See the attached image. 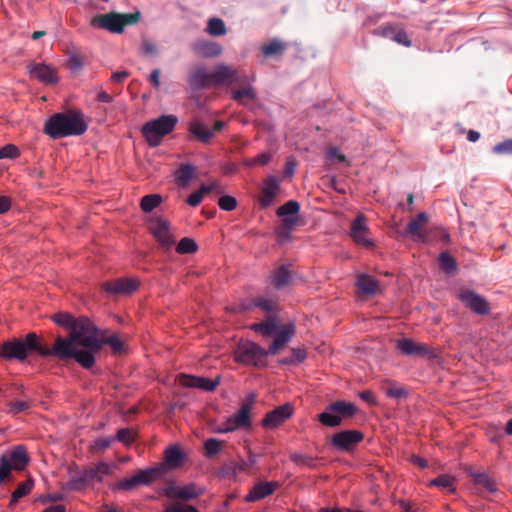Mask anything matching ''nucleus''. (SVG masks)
Instances as JSON below:
<instances>
[{"mask_svg":"<svg viewBox=\"0 0 512 512\" xmlns=\"http://www.w3.org/2000/svg\"><path fill=\"white\" fill-rule=\"evenodd\" d=\"M164 512H199L191 505L175 503L170 505Z\"/></svg>","mask_w":512,"mask_h":512,"instance_id":"69168bd1","label":"nucleus"},{"mask_svg":"<svg viewBox=\"0 0 512 512\" xmlns=\"http://www.w3.org/2000/svg\"><path fill=\"white\" fill-rule=\"evenodd\" d=\"M30 73L33 77L47 84H54L58 80L55 70L45 64L33 65L30 69Z\"/></svg>","mask_w":512,"mask_h":512,"instance_id":"7c9ffc66","label":"nucleus"},{"mask_svg":"<svg viewBox=\"0 0 512 512\" xmlns=\"http://www.w3.org/2000/svg\"><path fill=\"white\" fill-rule=\"evenodd\" d=\"M20 155L19 149L13 144H7L0 148V159L16 158Z\"/></svg>","mask_w":512,"mask_h":512,"instance_id":"052dcab7","label":"nucleus"},{"mask_svg":"<svg viewBox=\"0 0 512 512\" xmlns=\"http://www.w3.org/2000/svg\"><path fill=\"white\" fill-rule=\"evenodd\" d=\"M179 382L182 386L190 388H198L204 391H214L220 383V377L217 376L214 380L205 377L180 375Z\"/></svg>","mask_w":512,"mask_h":512,"instance_id":"4be33fe9","label":"nucleus"},{"mask_svg":"<svg viewBox=\"0 0 512 512\" xmlns=\"http://www.w3.org/2000/svg\"><path fill=\"white\" fill-rule=\"evenodd\" d=\"M397 348L405 355L420 356V357H434V350L423 343H418L409 338H403L398 341Z\"/></svg>","mask_w":512,"mask_h":512,"instance_id":"a211bd4d","label":"nucleus"},{"mask_svg":"<svg viewBox=\"0 0 512 512\" xmlns=\"http://www.w3.org/2000/svg\"><path fill=\"white\" fill-rule=\"evenodd\" d=\"M252 308H259L267 315H277L279 311L278 299L270 295L258 296L253 298L249 304H241L238 307L233 308L232 311L235 313L245 312Z\"/></svg>","mask_w":512,"mask_h":512,"instance_id":"f8f14e48","label":"nucleus"},{"mask_svg":"<svg viewBox=\"0 0 512 512\" xmlns=\"http://www.w3.org/2000/svg\"><path fill=\"white\" fill-rule=\"evenodd\" d=\"M328 409L340 415L342 420L354 416L358 411L353 403L340 400L330 403Z\"/></svg>","mask_w":512,"mask_h":512,"instance_id":"f704fd0d","label":"nucleus"},{"mask_svg":"<svg viewBox=\"0 0 512 512\" xmlns=\"http://www.w3.org/2000/svg\"><path fill=\"white\" fill-rule=\"evenodd\" d=\"M290 460L299 466L309 467V468H316L317 466V459L315 457H312L310 455L301 454V453H292L290 454Z\"/></svg>","mask_w":512,"mask_h":512,"instance_id":"49530a36","label":"nucleus"},{"mask_svg":"<svg viewBox=\"0 0 512 512\" xmlns=\"http://www.w3.org/2000/svg\"><path fill=\"white\" fill-rule=\"evenodd\" d=\"M293 414V407L285 403L274 410L268 412L262 420V426L268 429H275L282 425Z\"/></svg>","mask_w":512,"mask_h":512,"instance_id":"f3484780","label":"nucleus"},{"mask_svg":"<svg viewBox=\"0 0 512 512\" xmlns=\"http://www.w3.org/2000/svg\"><path fill=\"white\" fill-rule=\"evenodd\" d=\"M187 81L192 90H201L213 85L211 73L203 65L192 68Z\"/></svg>","mask_w":512,"mask_h":512,"instance_id":"6ab92c4d","label":"nucleus"},{"mask_svg":"<svg viewBox=\"0 0 512 512\" xmlns=\"http://www.w3.org/2000/svg\"><path fill=\"white\" fill-rule=\"evenodd\" d=\"M387 396L391 398H402L406 396L407 392L403 387H397L392 382L389 383V386L386 388Z\"/></svg>","mask_w":512,"mask_h":512,"instance_id":"e2e57ef3","label":"nucleus"},{"mask_svg":"<svg viewBox=\"0 0 512 512\" xmlns=\"http://www.w3.org/2000/svg\"><path fill=\"white\" fill-rule=\"evenodd\" d=\"M355 286L358 293L367 296H374L380 290L379 282L372 276L365 273H359L357 275Z\"/></svg>","mask_w":512,"mask_h":512,"instance_id":"cd10ccee","label":"nucleus"},{"mask_svg":"<svg viewBox=\"0 0 512 512\" xmlns=\"http://www.w3.org/2000/svg\"><path fill=\"white\" fill-rule=\"evenodd\" d=\"M189 132L194 138L205 144L209 143L213 138V131L198 120H194L190 123Z\"/></svg>","mask_w":512,"mask_h":512,"instance_id":"72a5a7b5","label":"nucleus"},{"mask_svg":"<svg viewBox=\"0 0 512 512\" xmlns=\"http://www.w3.org/2000/svg\"><path fill=\"white\" fill-rule=\"evenodd\" d=\"M84 472L90 482L93 480H101L104 475L109 473V466L104 462H100L94 467H90L84 470Z\"/></svg>","mask_w":512,"mask_h":512,"instance_id":"37998d69","label":"nucleus"},{"mask_svg":"<svg viewBox=\"0 0 512 512\" xmlns=\"http://www.w3.org/2000/svg\"><path fill=\"white\" fill-rule=\"evenodd\" d=\"M393 41L406 47L411 46V41L408 38L407 33L402 29H396L393 34Z\"/></svg>","mask_w":512,"mask_h":512,"instance_id":"0e129e2a","label":"nucleus"},{"mask_svg":"<svg viewBox=\"0 0 512 512\" xmlns=\"http://www.w3.org/2000/svg\"><path fill=\"white\" fill-rule=\"evenodd\" d=\"M250 329L256 333L261 334L263 337H271L277 339L278 335L281 333H288V343L295 335V326L292 323L280 325V321L277 315H266L264 320L258 323H253L250 325Z\"/></svg>","mask_w":512,"mask_h":512,"instance_id":"423d86ee","label":"nucleus"},{"mask_svg":"<svg viewBox=\"0 0 512 512\" xmlns=\"http://www.w3.org/2000/svg\"><path fill=\"white\" fill-rule=\"evenodd\" d=\"M196 176V167L190 163H182L175 172V181L181 188H186Z\"/></svg>","mask_w":512,"mask_h":512,"instance_id":"c756f323","label":"nucleus"},{"mask_svg":"<svg viewBox=\"0 0 512 512\" xmlns=\"http://www.w3.org/2000/svg\"><path fill=\"white\" fill-rule=\"evenodd\" d=\"M368 235L369 228L366 224V218L360 214L351 223L350 236L356 244L371 248L374 246V243L368 238Z\"/></svg>","mask_w":512,"mask_h":512,"instance_id":"dca6fc26","label":"nucleus"},{"mask_svg":"<svg viewBox=\"0 0 512 512\" xmlns=\"http://www.w3.org/2000/svg\"><path fill=\"white\" fill-rule=\"evenodd\" d=\"M458 298L467 308L476 314L487 315L490 311L488 301L473 290H460Z\"/></svg>","mask_w":512,"mask_h":512,"instance_id":"4468645a","label":"nucleus"},{"mask_svg":"<svg viewBox=\"0 0 512 512\" xmlns=\"http://www.w3.org/2000/svg\"><path fill=\"white\" fill-rule=\"evenodd\" d=\"M53 320L59 326L72 329L76 319L68 313H57L53 315Z\"/></svg>","mask_w":512,"mask_h":512,"instance_id":"4d7b16f0","label":"nucleus"},{"mask_svg":"<svg viewBox=\"0 0 512 512\" xmlns=\"http://www.w3.org/2000/svg\"><path fill=\"white\" fill-rule=\"evenodd\" d=\"M318 421L327 427H338L342 424V418L337 413L332 412L326 407L325 411L320 413L318 416Z\"/></svg>","mask_w":512,"mask_h":512,"instance_id":"79ce46f5","label":"nucleus"},{"mask_svg":"<svg viewBox=\"0 0 512 512\" xmlns=\"http://www.w3.org/2000/svg\"><path fill=\"white\" fill-rule=\"evenodd\" d=\"M224 441L216 438H209L204 442V454L207 458H212L221 452Z\"/></svg>","mask_w":512,"mask_h":512,"instance_id":"c03bdc74","label":"nucleus"},{"mask_svg":"<svg viewBox=\"0 0 512 512\" xmlns=\"http://www.w3.org/2000/svg\"><path fill=\"white\" fill-rule=\"evenodd\" d=\"M286 48V44L277 40H273L269 44L263 46L262 52L265 56H275L282 53Z\"/></svg>","mask_w":512,"mask_h":512,"instance_id":"864d4df0","label":"nucleus"},{"mask_svg":"<svg viewBox=\"0 0 512 512\" xmlns=\"http://www.w3.org/2000/svg\"><path fill=\"white\" fill-rule=\"evenodd\" d=\"M114 441H115V438L111 437V436L99 437L91 445V447H90L91 451L93 453H101V452L105 451L108 447H110V445Z\"/></svg>","mask_w":512,"mask_h":512,"instance_id":"5fc2aeb1","label":"nucleus"},{"mask_svg":"<svg viewBox=\"0 0 512 512\" xmlns=\"http://www.w3.org/2000/svg\"><path fill=\"white\" fill-rule=\"evenodd\" d=\"M439 266L446 273H452L457 269L455 259L448 252L439 255Z\"/></svg>","mask_w":512,"mask_h":512,"instance_id":"8fccbe9b","label":"nucleus"},{"mask_svg":"<svg viewBox=\"0 0 512 512\" xmlns=\"http://www.w3.org/2000/svg\"><path fill=\"white\" fill-rule=\"evenodd\" d=\"M87 128L81 112L67 111L52 115L44 125V132L53 139H59L82 135Z\"/></svg>","mask_w":512,"mask_h":512,"instance_id":"f03ea898","label":"nucleus"},{"mask_svg":"<svg viewBox=\"0 0 512 512\" xmlns=\"http://www.w3.org/2000/svg\"><path fill=\"white\" fill-rule=\"evenodd\" d=\"M34 486V481L28 478L26 481L19 483L15 491L11 495L10 506H14L18 500L29 494Z\"/></svg>","mask_w":512,"mask_h":512,"instance_id":"a19ab883","label":"nucleus"},{"mask_svg":"<svg viewBox=\"0 0 512 512\" xmlns=\"http://www.w3.org/2000/svg\"><path fill=\"white\" fill-rule=\"evenodd\" d=\"M177 123L178 118L175 115H162L156 119L148 121L142 127V132L151 146H157L160 144L164 136L174 130Z\"/></svg>","mask_w":512,"mask_h":512,"instance_id":"39448f33","label":"nucleus"},{"mask_svg":"<svg viewBox=\"0 0 512 512\" xmlns=\"http://www.w3.org/2000/svg\"><path fill=\"white\" fill-rule=\"evenodd\" d=\"M204 490L195 484H188L183 487L170 485L166 489V495L170 498H178L184 501L192 500L202 495Z\"/></svg>","mask_w":512,"mask_h":512,"instance_id":"393cba45","label":"nucleus"},{"mask_svg":"<svg viewBox=\"0 0 512 512\" xmlns=\"http://www.w3.org/2000/svg\"><path fill=\"white\" fill-rule=\"evenodd\" d=\"M191 48L197 56L203 58H214L223 52V47L219 43L204 39L195 41Z\"/></svg>","mask_w":512,"mask_h":512,"instance_id":"b1692460","label":"nucleus"},{"mask_svg":"<svg viewBox=\"0 0 512 512\" xmlns=\"http://www.w3.org/2000/svg\"><path fill=\"white\" fill-rule=\"evenodd\" d=\"M212 191H216L217 193L221 192L220 186L217 182L209 185L202 184L198 191L189 195L187 203L192 207H196L201 203L204 195Z\"/></svg>","mask_w":512,"mask_h":512,"instance_id":"e433bc0d","label":"nucleus"},{"mask_svg":"<svg viewBox=\"0 0 512 512\" xmlns=\"http://www.w3.org/2000/svg\"><path fill=\"white\" fill-rule=\"evenodd\" d=\"M206 33L213 37L224 36L227 33L225 22L218 17L209 18L205 29Z\"/></svg>","mask_w":512,"mask_h":512,"instance_id":"58836bf2","label":"nucleus"},{"mask_svg":"<svg viewBox=\"0 0 512 512\" xmlns=\"http://www.w3.org/2000/svg\"><path fill=\"white\" fill-rule=\"evenodd\" d=\"M100 349H92L85 348V350H79L78 348L75 351V355H73L72 359H75L82 367L89 369L95 363V353H97Z\"/></svg>","mask_w":512,"mask_h":512,"instance_id":"4c0bfd02","label":"nucleus"},{"mask_svg":"<svg viewBox=\"0 0 512 512\" xmlns=\"http://www.w3.org/2000/svg\"><path fill=\"white\" fill-rule=\"evenodd\" d=\"M29 462V456L24 446H16L9 457L2 455L0 458V482H4L12 469L23 470Z\"/></svg>","mask_w":512,"mask_h":512,"instance_id":"0eeeda50","label":"nucleus"},{"mask_svg":"<svg viewBox=\"0 0 512 512\" xmlns=\"http://www.w3.org/2000/svg\"><path fill=\"white\" fill-rule=\"evenodd\" d=\"M213 85H231L235 83H244L245 75H240L237 69L228 65L219 64L211 72Z\"/></svg>","mask_w":512,"mask_h":512,"instance_id":"2eb2a0df","label":"nucleus"},{"mask_svg":"<svg viewBox=\"0 0 512 512\" xmlns=\"http://www.w3.org/2000/svg\"><path fill=\"white\" fill-rule=\"evenodd\" d=\"M455 479L449 475H440L429 482V486H435L441 490H447L450 492L455 491L454 487Z\"/></svg>","mask_w":512,"mask_h":512,"instance_id":"a18cd8bd","label":"nucleus"},{"mask_svg":"<svg viewBox=\"0 0 512 512\" xmlns=\"http://www.w3.org/2000/svg\"><path fill=\"white\" fill-rule=\"evenodd\" d=\"M184 453L178 446H170L164 451L163 462L157 465L160 468V473L164 476L167 471L179 468L184 461Z\"/></svg>","mask_w":512,"mask_h":512,"instance_id":"aec40b11","label":"nucleus"},{"mask_svg":"<svg viewBox=\"0 0 512 512\" xmlns=\"http://www.w3.org/2000/svg\"><path fill=\"white\" fill-rule=\"evenodd\" d=\"M279 189L278 179L274 176H269L264 180L263 187L261 189V195L259 197V203L261 207L266 208L270 206Z\"/></svg>","mask_w":512,"mask_h":512,"instance_id":"a878e982","label":"nucleus"},{"mask_svg":"<svg viewBox=\"0 0 512 512\" xmlns=\"http://www.w3.org/2000/svg\"><path fill=\"white\" fill-rule=\"evenodd\" d=\"M161 477H163V475L160 473V468H157V466L145 470H140L135 475L130 477V488L138 485L149 484L155 479Z\"/></svg>","mask_w":512,"mask_h":512,"instance_id":"c85d7f7f","label":"nucleus"},{"mask_svg":"<svg viewBox=\"0 0 512 512\" xmlns=\"http://www.w3.org/2000/svg\"><path fill=\"white\" fill-rule=\"evenodd\" d=\"M3 359L18 360L20 362L26 360L28 355L36 352L40 355V341L39 337L31 332L28 333L24 339L13 338L4 342Z\"/></svg>","mask_w":512,"mask_h":512,"instance_id":"7ed1b4c3","label":"nucleus"},{"mask_svg":"<svg viewBox=\"0 0 512 512\" xmlns=\"http://www.w3.org/2000/svg\"><path fill=\"white\" fill-rule=\"evenodd\" d=\"M428 222V216L425 212H420L415 219L407 225L404 235L419 242H428L429 237L424 231L423 226Z\"/></svg>","mask_w":512,"mask_h":512,"instance_id":"412c9836","label":"nucleus"},{"mask_svg":"<svg viewBox=\"0 0 512 512\" xmlns=\"http://www.w3.org/2000/svg\"><path fill=\"white\" fill-rule=\"evenodd\" d=\"M89 482L90 481L88 477H86V474L83 471L78 477H74L66 483V489L79 491L83 489Z\"/></svg>","mask_w":512,"mask_h":512,"instance_id":"6e6d98bb","label":"nucleus"},{"mask_svg":"<svg viewBox=\"0 0 512 512\" xmlns=\"http://www.w3.org/2000/svg\"><path fill=\"white\" fill-rule=\"evenodd\" d=\"M6 405H7L6 412L8 414L15 416L23 411L30 409L31 401H29V400L8 401L6 403Z\"/></svg>","mask_w":512,"mask_h":512,"instance_id":"09e8293b","label":"nucleus"},{"mask_svg":"<svg viewBox=\"0 0 512 512\" xmlns=\"http://www.w3.org/2000/svg\"><path fill=\"white\" fill-rule=\"evenodd\" d=\"M219 207L224 211H232L237 206V201L233 196L225 195L218 200Z\"/></svg>","mask_w":512,"mask_h":512,"instance_id":"bf43d9fd","label":"nucleus"},{"mask_svg":"<svg viewBox=\"0 0 512 512\" xmlns=\"http://www.w3.org/2000/svg\"><path fill=\"white\" fill-rule=\"evenodd\" d=\"M257 462V455L252 451L248 452V459H240L239 461H228L224 463L219 471L218 475L222 478H228L235 480L237 475L241 472H245L253 467Z\"/></svg>","mask_w":512,"mask_h":512,"instance_id":"9b49d317","label":"nucleus"},{"mask_svg":"<svg viewBox=\"0 0 512 512\" xmlns=\"http://www.w3.org/2000/svg\"><path fill=\"white\" fill-rule=\"evenodd\" d=\"M473 479L476 485L483 487L486 491H496L495 483L490 479L488 475L484 473H476L473 475Z\"/></svg>","mask_w":512,"mask_h":512,"instance_id":"603ef678","label":"nucleus"},{"mask_svg":"<svg viewBox=\"0 0 512 512\" xmlns=\"http://www.w3.org/2000/svg\"><path fill=\"white\" fill-rule=\"evenodd\" d=\"M279 487V483L276 481L271 482H258L253 488L250 490L248 495L245 497L247 502H256L259 501L271 494Z\"/></svg>","mask_w":512,"mask_h":512,"instance_id":"bb28decb","label":"nucleus"},{"mask_svg":"<svg viewBox=\"0 0 512 512\" xmlns=\"http://www.w3.org/2000/svg\"><path fill=\"white\" fill-rule=\"evenodd\" d=\"M364 438L361 431L358 430H342L334 433L331 437V445L342 451H351Z\"/></svg>","mask_w":512,"mask_h":512,"instance_id":"ddd939ff","label":"nucleus"},{"mask_svg":"<svg viewBox=\"0 0 512 512\" xmlns=\"http://www.w3.org/2000/svg\"><path fill=\"white\" fill-rule=\"evenodd\" d=\"M69 335L77 345L84 348L101 349L103 346L98 329L85 317L76 319Z\"/></svg>","mask_w":512,"mask_h":512,"instance_id":"20e7f679","label":"nucleus"},{"mask_svg":"<svg viewBox=\"0 0 512 512\" xmlns=\"http://www.w3.org/2000/svg\"><path fill=\"white\" fill-rule=\"evenodd\" d=\"M300 205L295 200H289L277 209V215L282 217L283 226L291 229L299 220Z\"/></svg>","mask_w":512,"mask_h":512,"instance_id":"5701e85b","label":"nucleus"},{"mask_svg":"<svg viewBox=\"0 0 512 512\" xmlns=\"http://www.w3.org/2000/svg\"><path fill=\"white\" fill-rule=\"evenodd\" d=\"M241 87L232 92V99L240 104L245 103V99L253 100L256 97V92L254 88L250 85L249 79L245 76L244 83H237Z\"/></svg>","mask_w":512,"mask_h":512,"instance_id":"c9c22d12","label":"nucleus"},{"mask_svg":"<svg viewBox=\"0 0 512 512\" xmlns=\"http://www.w3.org/2000/svg\"><path fill=\"white\" fill-rule=\"evenodd\" d=\"M152 230L163 247L170 248L172 246L174 238L170 233L168 222L159 220L154 224Z\"/></svg>","mask_w":512,"mask_h":512,"instance_id":"2f4dec72","label":"nucleus"},{"mask_svg":"<svg viewBox=\"0 0 512 512\" xmlns=\"http://www.w3.org/2000/svg\"><path fill=\"white\" fill-rule=\"evenodd\" d=\"M100 340L103 341V345L109 344L115 352L120 351L123 347V343L117 336H110L107 338L100 337Z\"/></svg>","mask_w":512,"mask_h":512,"instance_id":"338daca9","label":"nucleus"},{"mask_svg":"<svg viewBox=\"0 0 512 512\" xmlns=\"http://www.w3.org/2000/svg\"><path fill=\"white\" fill-rule=\"evenodd\" d=\"M102 287L107 293L111 295L126 293L128 292V278L123 277L111 282H105L103 283Z\"/></svg>","mask_w":512,"mask_h":512,"instance_id":"ea45409f","label":"nucleus"},{"mask_svg":"<svg viewBox=\"0 0 512 512\" xmlns=\"http://www.w3.org/2000/svg\"><path fill=\"white\" fill-rule=\"evenodd\" d=\"M288 338V333H281L277 339H273L268 349H264L252 341L240 343L235 351V359L247 365L263 367L266 365L265 358L268 355H276L282 350L288 344Z\"/></svg>","mask_w":512,"mask_h":512,"instance_id":"f257e3e1","label":"nucleus"},{"mask_svg":"<svg viewBox=\"0 0 512 512\" xmlns=\"http://www.w3.org/2000/svg\"><path fill=\"white\" fill-rule=\"evenodd\" d=\"M394 32H395V27L387 25V26H382V27L375 29L373 33L375 35L382 36V37L389 38V39L393 40Z\"/></svg>","mask_w":512,"mask_h":512,"instance_id":"774afa93","label":"nucleus"},{"mask_svg":"<svg viewBox=\"0 0 512 512\" xmlns=\"http://www.w3.org/2000/svg\"><path fill=\"white\" fill-rule=\"evenodd\" d=\"M493 153L498 155H510L512 156V139H507L496 144L493 149Z\"/></svg>","mask_w":512,"mask_h":512,"instance_id":"13d9d810","label":"nucleus"},{"mask_svg":"<svg viewBox=\"0 0 512 512\" xmlns=\"http://www.w3.org/2000/svg\"><path fill=\"white\" fill-rule=\"evenodd\" d=\"M255 396L249 395L247 399L242 403L240 409L229 417L221 427L217 429L218 433L232 432L241 427L250 426V413L254 404Z\"/></svg>","mask_w":512,"mask_h":512,"instance_id":"6e6552de","label":"nucleus"},{"mask_svg":"<svg viewBox=\"0 0 512 512\" xmlns=\"http://www.w3.org/2000/svg\"><path fill=\"white\" fill-rule=\"evenodd\" d=\"M77 347H79V345L72 340L70 335L67 338L58 336L52 348H48L40 342V356H54L59 360L66 361L72 359Z\"/></svg>","mask_w":512,"mask_h":512,"instance_id":"1a4fd4ad","label":"nucleus"},{"mask_svg":"<svg viewBox=\"0 0 512 512\" xmlns=\"http://www.w3.org/2000/svg\"><path fill=\"white\" fill-rule=\"evenodd\" d=\"M197 248H198V246L193 239L185 237L179 241V243L176 247V251L179 254H191V253L196 252Z\"/></svg>","mask_w":512,"mask_h":512,"instance_id":"3c124183","label":"nucleus"},{"mask_svg":"<svg viewBox=\"0 0 512 512\" xmlns=\"http://www.w3.org/2000/svg\"><path fill=\"white\" fill-rule=\"evenodd\" d=\"M84 64V58L79 54H72L68 58V66L73 71L80 70Z\"/></svg>","mask_w":512,"mask_h":512,"instance_id":"680f3d73","label":"nucleus"},{"mask_svg":"<svg viewBox=\"0 0 512 512\" xmlns=\"http://www.w3.org/2000/svg\"><path fill=\"white\" fill-rule=\"evenodd\" d=\"M291 271L287 265H280L275 268L270 276L272 285L280 290L285 288L291 281Z\"/></svg>","mask_w":512,"mask_h":512,"instance_id":"473e14b6","label":"nucleus"},{"mask_svg":"<svg viewBox=\"0 0 512 512\" xmlns=\"http://www.w3.org/2000/svg\"><path fill=\"white\" fill-rule=\"evenodd\" d=\"M162 202V197L159 194H148L142 197L140 201L141 209L148 213L155 209Z\"/></svg>","mask_w":512,"mask_h":512,"instance_id":"de8ad7c7","label":"nucleus"},{"mask_svg":"<svg viewBox=\"0 0 512 512\" xmlns=\"http://www.w3.org/2000/svg\"><path fill=\"white\" fill-rule=\"evenodd\" d=\"M91 25L112 33H122L128 25V14H119L115 12L98 14L92 18Z\"/></svg>","mask_w":512,"mask_h":512,"instance_id":"9d476101","label":"nucleus"}]
</instances>
